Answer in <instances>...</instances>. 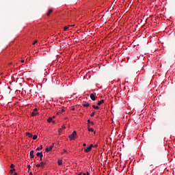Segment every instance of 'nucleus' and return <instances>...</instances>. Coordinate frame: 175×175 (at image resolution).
Wrapping results in <instances>:
<instances>
[{"label":"nucleus","instance_id":"79ce46f5","mask_svg":"<svg viewBox=\"0 0 175 175\" xmlns=\"http://www.w3.org/2000/svg\"><path fill=\"white\" fill-rule=\"evenodd\" d=\"M53 118H55V116H53Z\"/></svg>","mask_w":175,"mask_h":175},{"label":"nucleus","instance_id":"6e6552de","mask_svg":"<svg viewBox=\"0 0 175 175\" xmlns=\"http://www.w3.org/2000/svg\"><path fill=\"white\" fill-rule=\"evenodd\" d=\"M35 154H33V150L30 151V158H34Z\"/></svg>","mask_w":175,"mask_h":175},{"label":"nucleus","instance_id":"9d476101","mask_svg":"<svg viewBox=\"0 0 175 175\" xmlns=\"http://www.w3.org/2000/svg\"><path fill=\"white\" fill-rule=\"evenodd\" d=\"M51 13H53V9L49 10V12H47L46 15L50 16L51 14Z\"/></svg>","mask_w":175,"mask_h":175},{"label":"nucleus","instance_id":"b1692460","mask_svg":"<svg viewBox=\"0 0 175 175\" xmlns=\"http://www.w3.org/2000/svg\"><path fill=\"white\" fill-rule=\"evenodd\" d=\"M61 131H62V129H59L58 132H59V135H61Z\"/></svg>","mask_w":175,"mask_h":175},{"label":"nucleus","instance_id":"ddd939ff","mask_svg":"<svg viewBox=\"0 0 175 175\" xmlns=\"http://www.w3.org/2000/svg\"><path fill=\"white\" fill-rule=\"evenodd\" d=\"M40 150H43V146H40V148H36V151H40Z\"/></svg>","mask_w":175,"mask_h":175},{"label":"nucleus","instance_id":"a19ab883","mask_svg":"<svg viewBox=\"0 0 175 175\" xmlns=\"http://www.w3.org/2000/svg\"><path fill=\"white\" fill-rule=\"evenodd\" d=\"M94 135H95V133H96V131H94Z\"/></svg>","mask_w":175,"mask_h":175},{"label":"nucleus","instance_id":"39448f33","mask_svg":"<svg viewBox=\"0 0 175 175\" xmlns=\"http://www.w3.org/2000/svg\"><path fill=\"white\" fill-rule=\"evenodd\" d=\"M53 148L54 144H53V145H51L49 148H46V152H49V151H51V150H53Z\"/></svg>","mask_w":175,"mask_h":175},{"label":"nucleus","instance_id":"f704fd0d","mask_svg":"<svg viewBox=\"0 0 175 175\" xmlns=\"http://www.w3.org/2000/svg\"><path fill=\"white\" fill-rule=\"evenodd\" d=\"M78 175H83V174L81 172H80Z\"/></svg>","mask_w":175,"mask_h":175},{"label":"nucleus","instance_id":"f3484780","mask_svg":"<svg viewBox=\"0 0 175 175\" xmlns=\"http://www.w3.org/2000/svg\"><path fill=\"white\" fill-rule=\"evenodd\" d=\"M37 139H38V135H34L33 136V140H36Z\"/></svg>","mask_w":175,"mask_h":175},{"label":"nucleus","instance_id":"f257e3e1","mask_svg":"<svg viewBox=\"0 0 175 175\" xmlns=\"http://www.w3.org/2000/svg\"><path fill=\"white\" fill-rule=\"evenodd\" d=\"M70 140H75L77 137V132L73 131L71 135L68 136Z\"/></svg>","mask_w":175,"mask_h":175},{"label":"nucleus","instance_id":"aec40b11","mask_svg":"<svg viewBox=\"0 0 175 175\" xmlns=\"http://www.w3.org/2000/svg\"><path fill=\"white\" fill-rule=\"evenodd\" d=\"M51 121H53V118L52 117L49 118L48 122H51Z\"/></svg>","mask_w":175,"mask_h":175},{"label":"nucleus","instance_id":"f8f14e48","mask_svg":"<svg viewBox=\"0 0 175 175\" xmlns=\"http://www.w3.org/2000/svg\"><path fill=\"white\" fill-rule=\"evenodd\" d=\"M40 166H41V167H44V165H46V162H41L40 163Z\"/></svg>","mask_w":175,"mask_h":175},{"label":"nucleus","instance_id":"4be33fe9","mask_svg":"<svg viewBox=\"0 0 175 175\" xmlns=\"http://www.w3.org/2000/svg\"><path fill=\"white\" fill-rule=\"evenodd\" d=\"M10 167L11 169H14V164H11Z\"/></svg>","mask_w":175,"mask_h":175},{"label":"nucleus","instance_id":"2f4dec72","mask_svg":"<svg viewBox=\"0 0 175 175\" xmlns=\"http://www.w3.org/2000/svg\"><path fill=\"white\" fill-rule=\"evenodd\" d=\"M29 175H33V174L32 172H29Z\"/></svg>","mask_w":175,"mask_h":175},{"label":"nucleus","instance_id":"c756f323","mask_svg":"<svg viewBox=\"0 0 175 175\" xmlns=\"http://www.w3.org/2000/svg\"><path fill=\"white\" fill-rule=\"evenodd\" d=\"M94 148H96V147H98V145H97V144H95V145L94 146Z\"/></svg>","mask_w":175,"mask_h":175},{"label":"nucleus","instance_id":"c9c22d12","mask_svg":"<svg viewBox=\"0 0 175 175\" xmlns=\"http://www.w3.org/2000/svg\"><path fill=\"white\" fill-rule=\"evenodd\" d=\"M14 175H18V174H17V172H15V173L14 174Z\"/></svg>","mask_w":175,"mask_h":175},{"label":"nucleus","instance_id":"9b49d317","mask_svg":"<svg viewBox=\"0 0 175 175\" xmlns=\"http://www.w3.org/2000/svg\"><path fill=\"white\" fill-rule=\"evenodd\" d=\"M88 131L89 132H94V129L90 127V124H88Z\"/></svg>","mask_w":175,"mask_h":175},{"label":"nucleus","instance_id":"c85d7f7f","mask_svg":"<svg viewBox=\"0 0 175 175\" xmlns=\"http://www.w3.org/2000/svg\"><path fill=\"white\" fill-rule=\"evenodd\" d=\"M27 169H29V170L31 169V165H27Z\"/></svg>","mask_w":175,"mask_h":175},{"label":"nucleus","instance_id":"473e14b6","mask_svg":"<svg viewBox=\"0 0 175 175\" xmlns=\"http://www.w3.org/2000/svg\"><path fill=\"white\" fill-rule=\"evenodd\" d=\"M64 111H65L64 109H62V113H64Z\"/></svg>","mask_w":175,"mask_h":175},{"label":"nucleus","instance_id":"4c0bfd02","mask_svg":"<svg viewBox=\"0 0 175 175\" xmlns=\"http://www.w3.org/2000/svg\"><path fill=\"white\" fill-rule=\"evenodd\" d=\"M27 172H28V173H29V168H28V171Z\"/></svg>","mask_w":175,"mask_h":175},{"label":"nucleus","instance_id":"cd10ccee","mask_svg":"<svg viewBox=\"0 0 175 175\" xmlns=\"http://www.w3.org/2000/svg\"><path fill=\"white\" fill-rule=\"evenodd\" d=\"M83 175H90V172H87V174L85 173H83Z\"/></svg>","mask_w":175,"mask_h":175},{"label":"nucleus","instance_id":"7ed1b4c3","mask_svg":"<svg viewBox=\"0 0 175 175\" xmlns=\"http://www.w3.org/2000/svg\"><path fill=\"white\" fill-rule=\"evenodd\" d=\"M37 114H38V108H35V109L33 110V112L31 113V116H32L33 117H35V116H37Z\"/></svg>","mask_w":175,"mask_h":175},{"label":"nucleus","instance_id":"2eb2a0df","mask_svg":"<svg viewBox=\"0 0 175 175\" xmlns=\"http://www.w3.org/2000/svg\"><path fill=\"white\" fill-rule=\"evenodd\" d=\"M57 163L59 166H61V165H62V160H58Z\"/></svg>","mask_w":175,"mask_h":175},{"label":"nucleus","instance_id":"0eeeda50","mask_svg":"<svg viewBox=\"0 0 175 175\" xmlns=\"http://www.w3.org/2000/svg\"><path fill=\"white\" fill-rule=\"evenodd\" d=\"M103 103H105V100H101L97 103L98 106H100V105H103Z\"/></svg>","mask_w":175,"mask_h":175},{"label":"nucleus","instance_id":"412c9836","mask_svg":"<svg viewBox=\"0 0 175 175\" xmlns=\"http://www.w3.org/2000/svg\"><path fill=\"white\" fill-rule=\"evenodd\" d=\"M91 117H94L95 116V111H94L93 113H92L90 114Z\"/></svg>","mask_w":175,"mask_h":175},{"label":"nucleus","instance_id":"dca6fc26","mask_svg":"<svg viewBox=\"0 0 175 175\" xmlns=\"http://www.w3.org/2000/svg\"><path fill=\"white\" fill-rule=\"evenodd\" d=\"M26 136H28V137H32V134H31L29 133H27Z\"/></svg>","mask_w":175,"mask_h":175},{"label":"nucleus","instance_id":"20e7f679","mask_svg":"<svg viewBox=\"0 0 175 175\" xmlns=\"http://www.w3.org/2000/svg\"><path fill=\"white\" fill-rule=\"evenodd\" d=\"M37 157H40V161H43V152H38L36 154Z\"/></svg>","mask_w":175,"mask_h":175},{"label":"nucleus","instance_id":"a211bd4d","mask_svg":"<svg viewBox=\"0 0 175 175\" xmlns=\"http://www.w3.org/2000/svg\"><path fill=\"white\" fill-rule=\"evenodd\" d=\"M69 27H70V26H66V27H64V31H68V29H69Z\"/></svg>","mask_w":175,"mask_h":175},{"label":"nucleus","instance_id":"e433bc0d","mask_svg":"<svg viewBox=\"0 0 175 175\" xmlns=\"http://www.w3.org/2000/svg\"><path fill=\"white\" fill-rule=\"evenodd\" d=\"M21 62L23 63V62H24V60H21Z\"/></svg>","mask_w":175,"mask_h":175},{"label":"nucleus","instance_id":"393cba45","mask_svg":"<svg viewBox=\"0 0 175 175\" xmlns=\"http://www.w3.org/2000/svg\"><path fill=\"white\" fill-rule=\"evenodd\" d=\"M36 43H38V40H35V41L33 42V44H36Z\"/></svg>","mask_w":175,"mask_h":175},{"label":"nucleus","instance_id":"4468645a","mask_svg":"<svg viewBox=\"0 0 175 175\" xmlns=\"http://www.w3.org/2000/svg\"><path fill=\"white\" fill-rule=\"evenodd\" d=\"M93 109H96V110H99V106L92 105Z\"/></svg>","mask_w":175,"mask_h":175},{"label":"nucleus","instance_id":"a878e982","mask_svg":"<svg viewBox=\"0 0 175 175\" xmlns=\"http://www.w3.org/2000/svg\"><path fill=\"white\" fill-rule=\"evenodd\" d=\"M36 166V167H41L40 164H37Z\"/></svg>","mask_w":175,"mask_h":175},{"label":"nucleus","instance_id":"58836bf2","mask_svg":"<svg viewBox=\"0 0 175 175\" xmlns=\"http://www.w3.org/2000/svg\"><path fill=\"white\" fill-rule=\"evenodd\" d=\"M9 65H12V63H10Z\"/></svg>","mask_w":175,"mask_h":175},{"label":"nucleus","instance_id":"5701e85b","mask_svg":"<svg viewBox=\"0 0 175 175\" xmlns=\"http://www.w3.org/2000/svg\"><path fill=\"white\" fill-rule=\"evenodd\" d=\"M13 172H16V169L13 168L10 170V173H13Z\"/></svg>","mask_w":175,"mask_h":175},{"label":"nucleus","instance_id":"f03ea898","mask_svg":"<svg viewBox=\"0 0 175 175\" xmlns=\"http://www.w3.org/2000/svg\"><path fill=\"white\" fill-rule=\"evenodd\" d=\"M93 147H94V145L93 144H90V146L88 148L85 149V152H90V151H91V150H92Z\"/></svg>","mask_w":175,"mask_h":175},{"label":"nucleus","instance_id":"37998d69","mask_svg":"<svg viewBox=\"0 0 175 175\" xmlns=\"http://www.w3.org/2000/svg\"><path fill=\"white\" fill-rule=\"evenodd\" d=\"M53 122H55V121H53Z\"/></svg>","mask_w":175,"mask_h":175},{"label":"nucleus","instance_id":"bb28decb","mask_svg":"<svg viewBox=\"0 0 175 175\" xmlns=\"http://www.w3.org/2000/svg\"><path fill=\"white\" fill-rule=\"evenodd\" d=\"M66 127L65 126H64V125L62 126V129H66Z\"/></svg>","mask_w":175,"mask_h":175},{"label":"nucleus","instance_id":"1a4fd4ad","mask_svg":"<svg viewBox=\"0 0 175 175\" xmlns=\"http://www.w3.org/2000/svg\"><path fill=\"white\" fill-rule=\"evenodd\" d=\"M82 106H83V107H88L90 106V103H86L82 104Z\"/></svg>","mask_w":175,"mask_h":175},{"label":"nucleus","instance_id":"7c9ffc66","mask_svg":"<svg viewBox=\"0 0 175 175\" xmlns=\"http://www.w3.org/2000/svg\"><path fill=\"white\" fill-rule=\"evenodd\" d=\"M64 152H68V151H66V150L64 149Z\"/></svg>","mask_w":175,"mask_h":175},{"label":"nucleus","instance_id":"6ab92c4d","mask_svg":"<svg viewBox=\"0 0 175 175\" xmlns=\"http://www.w3.org/2000/svg\"><path fill=\"white\" fill-rule=\"evenodd\" d=\"M88 122L89 124H91V125H94V122H91L90 120H88Z\"/></svg>","mask_w":175,"mask_h":175},{"label":"nucleus","instance_id":"423d86ee","mask_svg":"<svg viewBox=\"0 0 175 175\" xmlns=\"http://www.w3.org/2000/svg\"><path fill=\"white\" fill-rule=\"evenodd\" d=\"M90 98L92 99V100H95V99H96V98L95 97V94H91Z\"/></svg>","mask_w":175,"mask_h":175},{"label":"nucleus","instance_id":"72a5a7b5","mask_svg":"<svg viewBox=\"0 0 175 175\" xmlns=\"http://www.w3.org/2000/svg\"><path fill=\"white\" fill-rule=\"evenodd\" d=\"M85 146H87V144H83V147H85Z\"/></svg>","mask_w":175,"mask_h":175},{"label":"nucleus","instance_id":"ea45409f","mask_svg":"<svg viewBox=\"0 0 175 175\" xmlns=\"http://www.w3.org/2000/svg\"><path fill=\"white\" fill-rule=\"evenodd\" d=\"M72 110H75V108H72Z\"/></svg>","mask_w":175,"mask_h":175}]
</instances>
